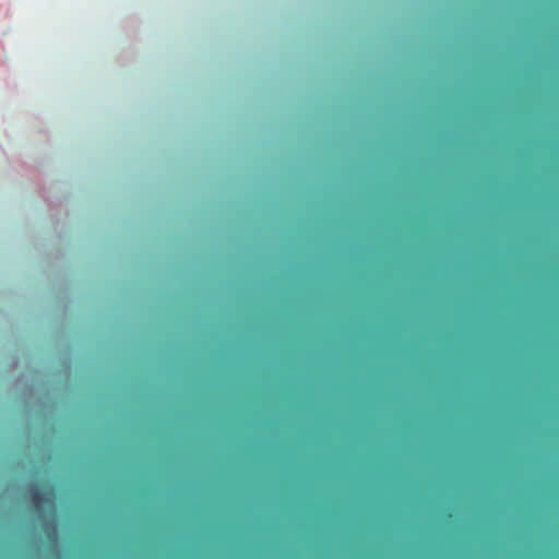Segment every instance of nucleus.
<instances>
[{
    "instance_id": "obj_1",
    "label": "nucleus",
    "mask_w": 559,
    "mask_h": 559,
    "mask_svg": "<svg viewBox=\"0 0 559 559\" xmlns=\"http://www.w3.org/2000/svg\"><path fill=\"white\" fill-rule=\"evenodd\" d=\"M29 492L32 496V506L39 519L43 521L44 531L47 538L57 547L58 532L56 523V506L53 497L44 496L36 484L29 485Z\"/></svg>"
},
{
    "instance_id": "obj_2",
    "label": "nucleus",
    "mask_w": 559,
    "mask_h": 559,
    "mask_svg": "<svg viewBox=\"0 0 559 559\" xmlns=\"http://www.w3.org/2000/svg\"><path fill=\"white\" fill-rule=\"evenodd\" d=\"M17 366V361H13L12 368H15Z\"/></svg>"
}]
</instances>
